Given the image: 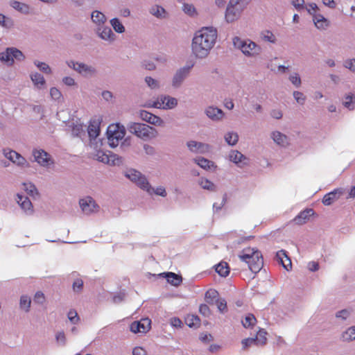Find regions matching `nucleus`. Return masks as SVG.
I'll return each mask as SVG.
<instances>
[{
  "label": "nucleus",
  "mask_w": 355,
  "mask_h": 355,
  "mask_svg": "<svg viewBox=\"0 0 355 355\" xmlns=\"http://www.w3.org/2000/svg\"><path fill=\"white\" fill-rule=\"evenodd\" d=\"M218 31L214 26H203L196 31L191 40V52L196 59H205L214 47Z\"/></svg>",
  "instance_id": "f257e3e1"
},
{
  "label": "nucleus",
  "mask_w": 355,
  "mask_h": 355,
  "mask_svg": "<svg viewBox=\"0 0 355 355\" xmlns=\"http://www.w3.org/2000/svg\"><path fill=\"white\" fill-rule=\"evenodd\" d=\"M125 128L120 123L110 124L107 130V142L111 148L117 147L121 142V148L129 147L131 144L130 138L125 137Z\"/></svg>",
  "instance_id": "f03ea898"
},
{
  "label": "nucleus",
  "mask_w": 355,
  "mask_h": 355,
  "mask_svg": "<svg viewBox=\"0 0 355 355\" xmlns=\"http://www.w3.org/2000/svg\"><path fill=\"white\" fill-rule=\"evenodd\" d=\"M239 259L246 263L249 269L254 273L258 272L263 265L262 254L254 248H244L239 254Z\"/></svg>",
  "instance_id": "7ed1b4c3"
},
{
  "label": "nucleus",
  "mask_w": 355,
  "mask_h": 355,
  "mask_svg": "<svg viewBox=\"0 0 355 355\" xmlns=\"http://www.w3.org/2000/svg\"><path fill=\"white\" fill-rule=\"evenodd\" d=\"M232 43L234 48L240 50L247 58H256L260 56L262 53L261 46L250 39L234 37L232 39Z\"/></svg>",
  "instance_id": "20e7f679"
},
{
  "label": "nucleus",
  "mask_w": 355,
  "mask_h": 355,
  "mask_svg": "<svg viewBox=\"0 0 355 355\" xmlns=\"http://www.w3.org/2000/svg\"><path fill=\"white\" fill-rule=\"evenodd\" d=\"M129 132L144 140H151L158 136V131L153 126L144 123L131 122L128 125Z\"/></svg>",
  "instance_id": "39448f33"
},
{
  "label": "nucleus",
  "mask_w": 355,
  "mask_h": 355,
  "mask_svg": "<svg viewBox=\"0 0 355 355\" xmlns=\"http://www.w3.org/2000/svg\"><path fill=\"white\" fill-rule=\"evenodd\" d=\"M65 64L69 69L73 70L83 78H92L97 76L98 70L92 64L72 59L66 60Z\"/></svg>",
  "instance_id": "423d86ee"
},
{
  "label": "nucleus",
  "mask_w": 355,
  "mask_h": 355,
  "mask_svg": "<svg viewBox=\"0 0 355 355\" xmlns=\"http://www.w3.org/2000/svg\"><path fill=\"white\" fill-rule=\"evenodd\" d=\"M25 58L26 56L23 52L16 47H7L0 52V62L8 67L12 66L15 64V60L21 62Z\"/></svg>",
  "instance_id": "0eeeda50"
},
{
  "label": "nucleus",
  "mask_w": 355,
  "mask_h": 355,
  "mask_svg": "<svg viewBox=\"0 0 355 355\" xmlns=\"http://www.w3.org/2000/svg\"><path fill=\"white\" fill-rule=\"evenodd\" d=\"M178 105V100L169 95L162 94L159 95L155 101L152 103H148L145 105L147 107H153L160 110H173Z\"/></svg>",
  "instance_id": "6e6552de"
},
{
  "label": "nucleus",
  "mask_w": 355,
  "mask_h": 355,
  "mask_svg": "<svg viewBox=\"0 0 355 355\" xmlns=\"http://www.w3.org/2000/svg\"><path fill=\"white\" fill-rule=\"evenodd\" d=\"M193 65H185L178 69L173 73L171 85L173 89H180L184 84L185 80L189 77Z\"/></svg>",
  "instance_id": "1a4fd4ad"
},
{
  "label": "nucleus",
  "mask_w": 355,
  "mask_h": 355,
  "mask_svg": "<svg viewBox=\"0 0 355 355\" xmlns=\"http://www.w3.org/2000/svg\"><path fill=\"white\" fill-rule=\"evenodd\" d=\"M125 176L132 183L137 185L139 189L144 191L149 184V181L146 176L142 174L140 171L129 168L125 171Z\"/></svg>",
  "instance_id": "9d476101"
},
{
  "label": "nucleus",
  "mask_w": 355,
  "mask_h": 355,
  "mask_svg": "<svg viewBox=\"0 0 355 355\" xmlns=\"http://www.w3.org/2000/svg\"><path fill=\"white\" fill-rule=\"evenodd\" d=\"M32 155L36 162L40 166L49 168L54 164V161L47 152L41 148H35L33 150Z\"/></svg>",
  "instance_id": "9b49d317"
},
{
  "label": "nucleus",
  "mask_w": 355,
  "mask_h": 355,
  "mask_svg": "<svg viewBox=\"0 0 355 355\" xmlns=\"http://www.w3.org/2000/svg\"><path fill=\"white\" fill-rule=\"evenodd\" d=\"M3 155L19 167L27 168L29 166V163L26 159L15 150L9 148L3 149Z\"/></svg>",
  "instance_id": "f8f14e48"
},
{
  "label": "nucleus",
  "mask_w": 355,
  "mask_h": 355,
  "mask_svg": "<svg viewBox=\"0 0 355 355\" xmlns=\"http://www.w3.org/2000/svg\"><path fill=\"white\" fill-rule=\"evenodd\" d=\"M94 32L96 35L103 41L108 44H112L116 40V35L112 30L111 27L104 24L99 27H95Z\"/></svg>",
  "instance_id": "ddd939ff"
},
{
  "label": "nucleus",
  "mask_w": 355,
  "mask_h": 355,
  "mask_svg": "<svg viewBox=\"0 0 355 355\" xmlns=\"http://www.w3.org/2000/svg\"><path fill=\"white\" fill-rule=\"evenodd\" d=\"M101 116H95L92 117L87 127V134L90 139L91 144L96 141L100 135L101 132V123L102 122Z\"/></svg>",
  "instance_id": "4468645a"
},
{
  "label": "nucleus",
  "mask_w": 355,
  "mask_h": 355,
  "mask_svg": "<svg viewBox=\"0 0 355 355\" xmlns=\"http://www.w3.org/2000/svg\"><path fill=\"white\" fill-rule=\"evenodd\" d=\"M187 149L194 154H206L210 152L211 146L207 143L189 140L186 143Z\"/></svg>",
  "instance_id": "2eb2a0df"
},
{
  "label": "nucleus",
  "mask_w": 355,
  "mask_h": 355,
  "mask_svg": "<svg viewBox=\"0 0 355 355\" xmlns=\"http://www.w3.org/2000/svg\"><path fill=\"white\" fill-rule=\"evenodd\" d=\"M227 159L240 168L247 166L250 162L248 157L237 150H231L228 153Z\"/></svg>",
  "instance_id": "dca6fc26"
},
{
  "label": "nucleus",
  "mask_w": 355,
  "mask_h": 355,
  "mask_svg": "<svg viewBox=\"0 0 355 355\" xmlns=\"http://www.w3.org/2000/svg\"><path fill=\"white\" fill-rule=\"evenodd\" d=\"M269 136L272 142L279 148H286L291 144L289 137L279 130H272Z\"/></svg>",
  "instance_id": "f3484780"
},
{
  "label": "nucleus",
  "mask_w": 355,
  "mask_h": 355,
  "mask_svg": "<svg viewBox=\"0 0 355 355\" xmlns=\"http://www.w3.org/2000/svg\"><path fill=\"white\" fill-rule=\"evenodd\" d=\"M79 205L82 211L86 215L97 212L99 208L95 200L89 196L80 199L79 200Z\"/></svg>",
  "instance_id": "a211bd4d"
},
{
  "label": "nucleus",
  "mask_w": 355,
  "mask_h": 355,
  "mask_svg": "<svg viewBox=\"0 0 355 355\" xmlns=\"http://www.w3.org/2000/svg\"><path fill=\"white\" fill-rule=\"evenodd\" d=\"M96 159L109 165H119L121 163V159L116 154L109 152V153L103 151H97L95 155Z\"/></svg>",
  "instance_id": "6ab92c4d"
},
{
  "label": "nucleus",
  "mask_w": 355,
  "mask_h": 355,
  "mask_svg": "<svg viewBox=\"0 0 355 355\" xmlns=\"http://www.w3.org/2000/svg\"><path fill=\"white\" fill-rule=\"evenodd\" d=\"M151 320L148 318H143L139 321L133 322L130 326V330L134 334H146L150 329Z\"/></svg>",
  "instance_id": "aec40b11"
},
{
  "label": "nucleus",
  "mask_w": 355,
  "mask_h": 355,
  "mask_svg": "<svg viewBox=\"0 0 355 355\" xmlns=\"http://www.w3.org/2000/svg\"><path fill=\"white\" fill-rule=\"evenodd\" d=\"M204 113L206 116L214 122L221 121L225 117L224 112L214 105H209L205 108Z\"/></svg>",
  "instance_id": "412c9836"
},
{
  "label": "nucleus",
  "mask_w": 355,
  "mask_h": 355,
  "mask_svg": "<svg viewBox=\"0 0 355 355\" xmlns=\"http://www.w3.org/2000/svg\"><path fill=\"white\" fill-rule=\"evenodd\" d=\"M138 115H139V117L151 124V125H156V126H164V121L162 119H161L159 116H156L146 110H140L139 112H138Z\"/></svg>",
  "instance_id": "4be33fe9"
},
{
  "label": "nucleus",
  "mask_w": 355,
  "mask_h": 355,
  "mask_svg": "<svg viewBox=\"0 0 355 355\" xmlns=\"http://www.w3.org/2000/svg\"><path fill=\"white\" fill-rule=\"evenodd\" d=\"M242 12V10L229 1L225 13V21L227 23L234 22L239 19Z\"/></svg>",
  "instance_id": "5701e85b"
},
{
  "label": "nucleus",
  "mask_w": 355,
  "mask_h": 355,
  "mask_svg": "<svg viewBox=\"0 0 355 355\" xmlns=\"http://www.w3.org/2000/svg\"><path fill=\"white\" fill-rule=\"evenodd\" d=\"M148 12L151 16L159 20L166 19L169 15L167 10L158 3L151 5L148 8Z\"/></svg>",
  "instance_id": "b1692460"
},
{
  "label": "nucleus",
  "mask_w": 355,
  "mask_h": 355,
  "mask_svg": "<svg viewBox=\"0 0 355 355\" xmlns=\"http://www.w3.org/2000/svg\"><path fill=\"white\" fill-rule=\"evenodd\" d=\"M16 201L26 215H31L33 213V205L28 197L17 193L16 196Z\"/></svg>",
  "instance_id": "393cba45"
},
{
  "label": "nucleus",
  "mask_w": 355,
  "mask_h": 355,
  "mask_svg": "<svg viewBox=\"0 0 355 355\" xmlns=\"http://www.w3.org/2000/svg\"><path fill=\"white\" fill-rule=\"evenodd\" d=\"M29 78L37 89L41 90L46 87V80L42 74L37 71H32L29 74Z\"/></svg>",
  "instance_id": "a878e982"
},
{
  "label": "nucleus",
  "mask_w": 355,
  "mask_h": 355,
  "mask_svg": "<svg viewBox=\"0 0 355 355\" xmlns=\"http://www.w3.org/2000/svg\"><path fill=\"white\" fill-rule=\"evenodd\" d=\"M344 190L342 188L335 189L334 191L324 195L322 199V203L329 206L331 205L334 202L339 199L340 196L343 194Z\"/></svg>",
  "instance_id": "bb28decb"
},
{
  "label": "nucleus",
  "mask_w": 355,
  "mask_h": 355,
  "mask_svg": "<svg viewBox=\"0 0 355 355\" xmlns=\"http://www.w3.org/2000/svg\"><path fill=\"white\" fill-rule=\"evenodd\" d=\"M193 162L198 166H199L200 168L207 171H215L217 168V166L213 161H211L203 157H197L193 159Z\"/></svg>",
  "instance_id": "cd10ccee"
},
{
  "label": "nucleus",
  "mask_w": 355,
  "mask_h": 355,
  "mask_svg": "<svg viewBox=\"0 0 355 355\" xmlns=\"http://www.w3.org/2000/svg\"><path fill=\"white\" fill-rule=\"evenodd\" d=\"M276 259L279 263H280L286 270L288 271L291 269L292 263L285 250H281L278 251L276 254Z\"/></svg>",
  "instance_id": "c85d7f7f"
},
{
  "label": "nucleus",
  "mask_w": 355,
  "mask_h": 355,
  "mask_svg": "<svg viewBox=\"0 0 355 355\" xmlns=\"http://www.w3.org/2000/svg\"><path fill=\"white\" fill-rule=\"evenodd\" d=\"M339 339L343 343H351L355 340V324L348 327L343 330L339 336Z\"/></svg>",
  "instance_id": "c756f323"
},
{
  "label": "nucleus",
  "mask_w": 355,
  "mask_h": 355,
  "mask_svg": "<svg viewBox=\"0 0 355 355\" xmlns=\"http://www.w3.org/2000/svg\"><path fill=\"white\" fill-rule=\"evenodd\" d=\"M313 21L315 26L320 31L326 30L330 25L329 21L320 13L314 15Z\"/></svg>",
  "instance_id": "7c9ffc66"
},
{
  "label": "nucleus",
  "mask_w": 355,
  "mask_h": 355,
  "mask_svg": "<svg viewBox=\"0 0 355 355\" xmlns=\"http://www.w3.org/2000/svg\"><path fill=\"white\" fill-rule=\"evenodd\" d=\"M314 214V211L312 209H306L301 211L294 218V222L297 225H302L306 223L309 218Z\"/></svg>",
  "instance_id": "2f4dec72"
},
{
  "label": "nucleus",
  "mask_w": 355,
  "mask_h": 355,
  "mask_svg": "<svg viewBox=\"0 0 355 355\" xmlns=\"http://www.w3.org/2000/svg\"><path fill=\"white\" fill-rule=\"evenodd\" d=\"M69 126L71 127L73 135L78 137L85 135V125L80 120L71 122Z\"/></svg>",
  "instance_id": "473e14b6"
},
{
  "label": "nucleus",
  "mask_w": 355,
  "mask_h": 355,
  "mask_svg": "<svg viewBox=\"0 0 355 355\" xmlns=\"http://www.w3.org/2000/svg\"><path fill=\"white\" fill-rule=\"evenodd\" d=\"M9 5L11 8L22 14L27 15L30 13L31 7L27 3L12 0L10 1Z\"/></svg>",
  "instance_id": "72a5a7b5"
},
{
  "label": "nucleus",
  "mask_w": 355,
  "mask_h": 355,
  "mask_svg": "<svg viewBox=\"0 0 355 355\" xmlns=\"http://www.w3.org/2000/svg\"><path fill=\"white\" fill-rule=\"evenodd\" d=\"M91 19L92 22L95 24V27H99L105 24L107 21L105 15L98 10H94L92 12Z\"/></svg>",
  "instance_id": "f704fd0d"
},
{
  "label": "nucleus",
  "mask_w": 355,
  "mask_h": 355,
  "mask_svg": "<svg viewBox=\"0 0 355 355\" xmlns=\"http://www.w3.org/2000/svg\"><path fill=\"white\" fill-rule=\"evenodd\" d=\"M145 191L150 196L155 194L156 196H159L163 198L167 196V192L164 187L158 186L156 188H154L151 186L150 183L147 186Z\"/></svg>",
  "instance_id": "c9c22d12"
},
{
  "label": "nucleus",
  "mask_w": 355,
  "mask_h": 355,
  "mask_svg": "<svg viewBox=\"0 0 355 355\" xmlns=\"http://www.w3.org/2000/svg\"><path fill=\"white\" fill-rule=\"evenodd\" d=\"M198 183L199 186L205 190L214 192L216 191V185L211 182V180H208L206 178L201 177L199 178Z\"/></svg>",
  "instance_id": "e433bc0d"
},
{
  "label": "nucleus",
  "mask_w": 355,
  "mask_h": 355,
  "mask_svg": "<svg viewBox=\"0 0 355 355\" xmlns=\"http://www.w3.org/2000/svg\"><path fill=\"white\" fill-rule=\"evenodd\" d=\"M239 135L235 131H228L224 135L225 141L230 146H234L239 141Z\"/></svg>",
  "instance_id": "4c0bfd02"
},
{
  "label": "nucleus",
  "mask_w": 355,
  "mask_h": 355,
  "mask_svg": "<svg viewBox=\"0 0 355 355\" xmlns=\"http://www.w3.org/2000/svg\"><path fill=\"white\" fill-rule=\"evenodd\" d=\"M182 10L184 14L191 17H197L199 15L198 10L192 3H184L182 6Z\"/></svg>",
  "instance_id": "58836bf2"
},
{
  "label": "nucleus",
  "mask_w": 355,
  "mask_h": 355,
  "mask_svg": "<svg viewBox=\"0 0 355 355\" xmlns=\"http://www.w3.org/2000/svg\"><path fill=\"white\" fill-rule=\"evenodd\" d=\"M260 38L263 42L275 44L277 42V38L276 35L271 31L268 30H265L261 32Z\"/></svg>",
  "instance_id": "ea45409f"
},
{
  "label": "nucleus",
  "mask_w": 355,
  "mask_h": 355,
  "mask_svg": "<svg viewBox=\"0 0 355 355\" xmlns=\"http://www.w3.org/2000/svg\"><path fill=\"white\" fill-rule=\"evenodd\" d=\"M49 95L51 100L57 103H62L64 102V96L61 91L56 87H51L49 89Z\"/></svg>",
  "instance_id": "a19ab883"
},
{
  "label": "nucleus",
  "mask_w": 355,
  "mask_h": 355,
  "mask_svg": "<svg viewBox=\"0 0 355 355\" xmlns=\"http://www.w3.org/2000/svg\"><path fill=\"white\" fill-rule=\"evenodd\" d=\"M110 24L116 33L122 34L125 32V28L119 18L114 17L111 19Z\"/></svg>",
  "instance_id": "79ce46f5"
},
{
  "label": "nucleus",
  "mask_w": 355,
  "mask_h": 355,
  "mask_svg": "<svg viewBox=\"0 0 355 355\" xmlns=\"http://www.w3.org/2000/svg\"><path fill=\"white\" fill-rule=\"evenodd\" d=\"M166 281L173 286H178L182 282V277L173 272L163 273Z\"/></svg>",
  "instance_id": "37998d69"
},
{
  "label": "nucleus",
  "mask_w": 355,
  "mask_h": 355,
  "mask_svg": "<svg viewBox=\"0 0 355 355\" xmlns=\"http://www.w3.org/2000/svg\"><path fill=\"white\" fill-rule=\"evenodd\" d=\"M55 340L57 346L65 347L67 343V336L63 330L58 331L55 334Z\"/></svg>",
  "instance_id": "c03bdc74"
},
{
  "label": "nucleus",
  "mask_w": 355,
  "mask_h": 355,
  "mask_svg": "<svg viewBox=\"0 0 355 355\" xmlns=\"http://www.w3.org/2000/svg\"><path fill=\"white\" fill-rule=\"evenodd\" d=\"M33 64L41 72L45 74L50 75L53 72L51 67L45 62L35 60Z\"/></svg>",
  "instance_id": "a18cd8bd"
},
{
  "label": "nucleus",
  "mask_w": 355,
  "mask_h": 355,
  "mask_svg": "<svg viewBox=\"0 0 355 355\" xmlns=\"http://www.w3.org/2000/svg\"><path fill=\"white\" fill-rule=\"evenodd\" d=\"M31 304V297L26 295H23L19 299V308L24 312L28 313L30 311Z\"/></svg>",
  "instance_id": "49530a36"
},
{
  "label": "nucleus",
  "mask_w": 355,
  "mask_h": 355,
  "mask_svg": "<svg viewBox=\"0 0 355 355\" xmlns=\"http://www.w3.org/2000/svg\"><path fill=\"white\" fill-rule=\"evenodd\" d=\"M343 104L349 110H354L355 109V96L352 93L347 94L344 97Z\"/></svg>",
  "instance_id": "de8ad7c7"
},
{
  "label": "nucleus",
  "mask_w": 355,
  "mask_h": 355,
  "mask_svg": "<svg viewBox=\"0 0 355 355\" xmlns=\"http://www.w3.org/2000/svg\"><path fill=\"white\" fill-rule=\"evenodd\" d=\"M14 21L11 17L0 13V26L6 29H11L14 27Z\"/></svg>",
  "instance_id": "09e8293b"
},
{
  "label": "nucleus",
  "mask_w": 355,
  "mask_h": 355,
  "mask_svg": "<svg viewBox=\"0 0 355 355\" xmlns=\"http://www.w3.org/2000/svg\"><path fill=\"white\" fill-rule=\"evenodd\" d=\"M144 81L146 85L152 90H158L161 87L159 81L151 76L145 77Z\"/></svg>",
  "instance_id": "8fccbe9b"
},
{
  "label": "nucleus",
  "mask_w": 355,
  "mask_h": 355,
  "mask_svg": "<svg viewBox=\"0 0 355 355\" xmlns=\"http://www.w3.org/2000/svg\"><path fill=\"white\" fill-rule=\"evenodd\" d=\"M267 332L264 329H259L257 333L255 338H254L256 345H263L266 343Z\"/></svg>",
  "instance_id": "3c124183"
},
{
  "label": "nucleus",
  "mask_w": 355,
  "mask_h": 355,
  "mask_svg": "<svg viewBox=\"0 0 355 355\" xmlns=\"http://www.w3.org/2000/svg\"><path fill=\"white\" fill-rule=\"evenodd\" d=\"M216 272L221 277H226L229 275L230 270L226 262H220L216 266Z\"/></svg>",
  "instance_id": "603ef678"
},
{
  "label": "nucleus",
  "mask_w": 355,
  "mask_h": 355,
  "mask_svg": "<svg viewBox=\"0 0 355 355\" xmlns=\"http://www.w3.org/2000/svg\"><path fill=\"white\" fill-rule=\"evenodd\" d=\"M218 298V293L214 289H210L205 293L206 302L209 304H214L216 300Z\"/></svg>",
  "instance_id": "864d4df0"
},
{
  "label": "nucleus",
  "mask_w": 355,
  "mask_h": 355,
  "mask_svg": "<svg viewBox=\"0 0 355 355\" xmlns=\"http://www.w3.org/2000/svg\"><path fill=\"white\" fill-rule=\"evenodd\" d=\"M288 80L296 88H300L302 85V79L300 75L297 72H292L288 76Z\"/></svg>",
  "instance_id": "5fc2aeb1"
},
{
  "label": "nucleus",
  "mask_w": 355,
  "mask_h": 355,
  "mask_svg": "<svg viewBox=\"0 0 355 355\" xmlns=\"http://www.w3.org/2000/svg\"><path fill=\"white\" fill-rule=\"evenodd\" d=\"M186 324L191 328H197L200 325V319L194 315H189L185 319Z\"/></svg>",
  "instance_id": "6e6d98bb"
},
{
  "label": "nucleus",
  "mask_w": 355,
  "mask_h": 355,
  "mask_svg": "<svg viewBox=\"0 0 355 355\" xmlns=\"http://www.w3.org/2000/svg\"><path fill=\"white\" fill-rule=\"evenodd\" d=\"M257 320L254 315L251 313L247 314L242 320L243 326L245 328H251L256 324Z\"/></svg>",
  "instance_id": "4d7b16f0"
},
{
  "label": "nucleus",
  "mask_w": 355,
  "mask_h": 355,
  "mask_svg": "<svg viewBox=\"0 0 355 355\" xmlns=\"http://www.w3.org/2000/svg\"><path fill=\"white\" fill-rule=\"evenodd\" d=\"M62 83L63 85L69 87H75L77 88L78 84L76 79L71 76H65L62 78Z\"/></svg>",
  "instance_id": "13d9d810"
},
{
  "label": "nucleus",
  "mask_w": 355,
  "mask_h": 355,
  "mask_svg": "<svg viewBox=\"0 0 355 355\" xmlns=\"http://www.w3.org/2000/svg\"><path fill=\"white\" fill-rule=\"evenodd\" d=\"M67 318L71 324H77L79 323L80 319V317L77 313V311L71 309L67 312Z\"/></svg>",
  "instance_id": "bf43d9fd"
},
{
  "label": "nucleus",
  "mask_w": 355,
  "mask_h": 355,
  "mask_svg": "<svg viewBox=\"0 0 355 355\" xmlns=\"http://www.w3.org/2000/svg\"><path fill=\"white\" fill-rule=\"evenodd\" d=\"M23 189L31 196L35 197L37 196V190L35 186L31 182H26L23 184Z\"/></svg>",
  "instance_id": "052dcab7"
},
{
  "label": "nucleus",
  "mask_w": 355,
  "mask_h": 355,
  "mask_svg": "<svg viewBox=\"0 0 355 355\" xmlns=\"http://www.w3.org/2000/svg\"><path fill=\"white\" fill-rule=\"evenodd\" d=\"M352 311L349 309H342L335 313V317L341 321H345L351 315Z\"/></svg>",
  "instance_id": "680f3d73"
},
{
  "label": "nucleus",
  "mask_w": 355,
  "mask_h": 355,
  "mask_svg": "<svg viewBox=\"0 0 355 355\" xmlns=\"http://www.w3.org/2000/svg\"><path fill=\"white\" fill-rule=\"evenodd\" d=\"M214 304L216 305L218 310L220 313H225L227 311V302L224 298L219 297L216 300Z\"/></svg>",
  "instance_id": "e2e57ef3"
},
{
  "label": "nucleus",
  "mask_w": 355,
  "mask_h": 355,
  "mask_svg": "<svg viewBox=\"0 0 355 355\" xmlns=\"http://www.w3.org/2000/svg\"><path fill=\"white\" fill-rule=\"evenodd\" d=\"M304 8L307 12L312 16V18L315 15H318L317 11L319 10L318 6L315 3H310L304 6Z\"/></svg>",
  "instance_id": "0e129e2a"
},
{
  "label": "nucleus",
  "mask_w": 355,
  "mask_h": 355,
  "mask_svg": "<svg viewBox=\"0 0 355 355\" xmlns=\"http://www.w3.org/2000/svg\"><path fill=\"white\" fill-rule=\"evenodd\" d=\"M251 1L252 0H230L231 3H233L243 11L248 6Z\"/></svg>",
  "instance_id": "69168bd1"
},
{
  "label": "nucleus",
  "mask_w": 355,
  "mask_h": 355,
  "mask_svg": "<svg viewBox=\"0 0 355 355\" xmlns=\"http://www.w3.org/2000/svg\"><path fill=\"white\" fill-rule=\"evenodd\" d=\"M293 98L296 102L300 105H303L306 101V96L304 94L299 91H294L293 93Z\"/></svg>",
  "instance_id": "338daca9"
},
{
  "label": "nucleus",
  "mask_w": 355,
  "mask_h": 355,
  "mask_svg": "<svg viewBox=\"0 0 355 355\" xmlns=\"http://www.w3.org/2000/svg\"><path fill=\"white\" fill-rule=\"evenodd\" d=\"M343 67L355 73V59H347L344 61Z\"/></svg>",
  "instance_id": "774afa93"
}]
</instances>
